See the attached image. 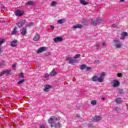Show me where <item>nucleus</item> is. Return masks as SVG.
I'll list each match as a JSON object with an SVG mask.
<instances>
[{"mask_svg":"<svg viewBox=\"0 0 128 128\" xmlns=\"http://www.w3.org/2000/svg\"><path fill=\"white\" fill-rule=\"evenodd\" d=\"M60 118H62L60 116H52L48 120V122L50 124L51 128H61L62 126V124L60 122H58L56 124V122L60 120Z\"/></svg>","mask_w":128,"mask_h":128,"instance_id":"nucleus-1","label":"nucleus"},{"mask_svg":"<svg viewBox=\"0 0 128 128\" xmlns=\"http://www.w3.org/2000/svg\"><path fill=\"white\" fill-rule=\"evenodd\" d=\"M106 75L105 72H102L100 74V76L98 77L95 76L92 78V82H102L104 80V76Z\"/></svg>","mask_w":128,"mask_h":128,"instance_id":"nucleus-2","label":"nucleus"},{"mask_svg":"<svg viewBox=\"0 0 128 128\" xmlns=\"http://www.w3.org/2000/svg\"><path fill=\"white\" fill-rule=\"evenodd\" d=\"M113 44L116 48H120L122 46V43L118 39L114 40H113Z\"/></svg>","mask_w":128,"mask_h":128,"instance_id":"nucleus-3","label":"nucleus"},{"mask_svg":"<svg viewBox=\"0 0 128 128\" xmlns=\"http://www.w3.org/2000/svg\"><path fill=\"white\" fill-rule=\"evenodd\" d=\"M66 62H68V64H74L76 62V60L73 59L70 56H68L66 58Z\"/></svg>","mask_w":128,"mask_h":128,"instance_id":"nucleus-4","label":"nucleus"},{"mask_svg":"<svg viewBox=\"0 0 128 128\" xmlns=\"http://www.w3.org/2000/svg\"><path fill=\"white\" fill-rule=\"evenodd\" d=\"M111 84L114 88H118L120 86V82L118 80H113Z\"/></svg>","mask_w":128,"mask_h":128,"instance_id":"nucleus-5","label":"nucleus"},{"mask_svg":"<svg viewBox=\"0 0 128 128\" xmlns=\"http://www.w3.org/2000/svg\"><path fill=\"white\" fill-rule=\"evenodd\" d=\"M26 24V20H22L18 23H16V25L19 27L20 28H22L24 26V24Z\"/></svg>","mask_w":128,"mask_h":128,"instance_id":"nucleus-6","label":"nucleus"},{"mask_svg":"<svg viewBox=\"0 0 128 128\" xmlns=\"http://www.w3.org/2000/svg\"><path fill=\"white\" fill-rule=\"evenodd\" d=\"M48 48L46 46H42L38 49L37 51V54H40L41 52H46Z\"/></svg>","mask_w":128,"mask_h":128,"instance_id":"nucleus-7","label":"nucleus"},{"mask_svg":"<svg viewBox=\"0 0 128 128\" xmlns=\"http://www.w3.org/2000/svg\"><path fill=\"white\" fill-rule=\"evenodd\" d=\"M24 11H22L20 10H18L15 12L16 16H24Z\"/></svg>","mask_w":128,"mask_h":128,"instance_id":"nucleus-8","label":"nucleus"},{"mask_svg":"<svg viewBox=\"0 0 128 128\" xmlns=\"http://www.w3.org/2000/svg\"><path fill=\"white\" fill-rule=\"evenodd\" d=\"M44 90L48 92L50 90V88H52V86L48 84H46L44 86Z\"/></svg>","mask_w":128,"mask_h":128,"instance_id":"nucleus-9","label":"nucleus"},{"mask_svg":"<svg viewBox=\"0 0 128 128\" xmlns=\"http://www.w3.org/2000/svg\"><path fill=\"white\" fill-rule=\"evenodd\" d=\"M53 40L56 44V42H62V38L60 36H58L53 38Z\"/></svg>","mask_w":128,"mask_h":128,"instance_id":"nucleus-10","label":"nucleus"},{"mask_svg":"<svg viewBox=\"0 0 128 128\" xmlns=\"http://www.w3.org/2000/svg\"><path fill=\"white\" fill-rule=\"evenodd\" d=\"M102 116H96L93 118V122H98L102 120Z\"/></svg>","mask_w":128,"mask_h":128,"instance_id":"nucleus-11","label":"nucleus"},{"mask_svg":"<svg viewBox=\"0 0 128 128\" xmlns=\"http://www.w3.org/2000/svg\"><path fill=\"white\" fill-rule=\"evenodd\" d=\"M128 36V33L126 32H122L121 33L120 40H124Z\"/></svg>","mask_w":128,"mask_h":128,"instance_id":"nucleus-12","label":"nucleus"},{"mask_svg":"<svg viewBox=\"0 0 128 128\" xmlns=\"http://www.w3.org/2000/svg\"><path fill=\"white\" fill-rule=\"evenodd\" d=\"M20 32L22 36L26 34V28H22L20 30Z\"/></svg>","mask_w":128,"mask_h":128,"instance_id":"nucleus-13","label":"nucleus"},{"mask_svg":"<svg viewBox=\"0 0 128 128\" xmlns=\"http://www.w3.org/2000/svg\"><path fill=\"white\" fill-rule=\"evenodd\" d=\"M82 28V25L78 24L72 27V28H74V30H76V28Z\"/></svg>","mask_w":128,"mask_h":128,"instance_id":"nucleus-14","label":"nucleus"},{"mask_svg":"<svg viewBox=\"0 0 128 128\" xmlns=\"http://www.w3.org/2000/svg\"><path fill=\"white\" fill-rule=\"evenodd\" d=\"M40 34H36L34 36L33 40H34V42H38V40H40Z\"/></svg>","mask_w":128,"mask_h":128,"instance_id":"nucleus-15","label":"nucleus"},{"mask_svg":"<svg viewBox=\"0 0 128 128\" xmlns=\"http://www.w3.org/2000/svg\"><path fill=\"white\" fill-rule=\"evenodd\" d=\"M58 74V72H56V70H53L50 74V76H56Z\"/></svg>","mask_w":128,"mask_h":128,"instance_id":"nucleus-16","label":"nucleus"},{"mask_svg":"<svg viewBox=\"0 0 128 128\" xmlns=\"http://www.w3.org/2000/svg\"><path fill=\"white\" fill-rule=\"evenodd\" d=\"M66 22V20L65 18L60 19L58 20V23L60 24H64Z\"/></svg>","mask_w":128,"mask_h":128,"instance_id":"nucleus-17","label":"nucleus"},{"mask_svg":"<svg viewBox=\"0 0 128 128\" xmlns=\"http://www.w3.org/2000/svg\"><path fill=\"white\" fill-rule=\"evenodd\" d=\"M18 44V40H14L11 42L10 46H12L13 48L16 46V44Z\"/></svg>","mask_w":128,"mask_h":128,"instance_id":"nucleus-18","label":"nucleus"},{"mask_svg":"<svg viewBox=\"0 0 128 128\" xmlns=\"http://www.w3.org/2000/svg\"><path fill=\"white\" fill-rule=\"evenodd\" d=\"M80 2L81 4H83V6H86L88 4V2H86V0H80Z\"/></svg>","mask_w":128,"mask_h":128,"instance_id":"nucleus-19","label":"nucleus"},{"mask_svg":"<svg viewBox=\"0 0 128 128\" xmlns=\"http://www.w3.org/2000/svg\"><path fill=\"white\" fill-rule=\"evenodd\" d=\"M98 22L96 21V20H91V24H92V26H96V24H98Z\"/></svg>","mask_w":128,"mask_h":128,"instance_id":"nucleus-20","label":"nucleus"},{"mask_svg":"<svg viewBox=\"0 0 128 128\" xmlns=\"http://www.w3.org/2000/svg\"><path fill=\"white\" fill-rule=\"evenodd\" d=\"M16 30H18V28L17 27H15L13 30V31H12V32H11V34L14 35V34H16V32H18L16 31Z\"/></svg>","mask_w":128,"mask_h":128,"instance_id":"nucleus-21","label":"nucleus"},{"mask_svg":"<svg viewBox=\"0 0 128 128\" xmlns=\"http://www.w3.org/2000/svg\"><path fill=\"white\" fill-rule=\"evenodd\" d=\"M5 40L4 39H2V40H1L0 41V46L1 44H2V43L5 42ZM2 48H0V54H2Z\"/></svg>","mask_w":128,"mask_h":128,"instance_id":"nucleus-22","label":"nucleus"},{"mask_svg":"<svg viewBox=\"0 0 128 128\" xmlns=\"http://www.w3.org/2000/svg\"><path fill=\"white\" fill-rule=\"evenodd\" d=\"M96 20L98 24H100V22H102V20L101 18H98Z\"/></svg>","mask_w":128,"mask_h":128,"instance_id":"nucleus-23","label":"nucleus"},{"mask_svg":"<svg viewBox=\"0 0 128 128\" xmlns=\"http://www.w3.org/2000/svg\"><path fill=\"white\" fill-rule=\"evenodd\" d=\"M86 64L81 65L80 66V70H86Z\"/></svg>","mask_w":128,"mask_h":128,"instance_id":"nucleus-24","label":"nucleus"},{"mask_svg":"<svg viewBox=\"0 0 128 128\" xmlns=\"http://www.w3.org/2000/svg\"><path fill=\"white\" fill-rule=\"evenodd\" d=\"M27 6H32L34 4V2L32 1H29L27 3H26Z\"/></svg>","mask_w":128,"mask_h":128,"instance_id":"nucleus-25","label":"nucleus"},{"mask_svg":"<svg viewBox=\"0 0 128 128\" xmlns=\"http://www.w3.org/2000/svg\"><path fill=\"white\" fill-rule=\"evenodd\" d=\"M96 100H92L91 102H90V104L92 105V106H96Z\"/></svg>","mask_w":128,"mask_h":128,"instance_id":"nucleus-26","label":"nucleus"},{"mask_svg":"<svg viewBox=\"0 0 128 128\" xmlns=\"http://www.w3.org/2000/svg\"><path fill=\"white\" fill-rule=\"evenodd\" d=\"M18 76L20 78H24V73L22 72H20L18 74Z\"/></svg>","mask_w":128,"mask_h":128,"instance_id":"nucleus-27","label":"nucleus"},{"mask_svg":"<svg viewBox=\"0 0 128 128\" xmlns=\"http://www.w3.org/2000/svg\"><path fill=\"white\" fill-rule=\"evenodd\" d=\"M80 54H77L74 56V60H76V58H80Z\"/></svg>","mask_w":128,"mask_h":128,"instance_id":"nucleus-28","label":"nucleus"},{"mask_svg":"<svg viewBox=\"0 0 128 128\" xmlns=\"http://www.w3.org/2000/svg\"><path fill=\"white\" fill-rule=\"evenodd\" d=\"M44 77L45 78H50V74H45L44 75Z\"/></svg>","mask_w":128,"mask_h":128,"instance_id":"nucleus-29","label":"nucleus"},{"mask_svg":"<svg viewBox=\"0 0 128 128\" xmlns=\"http://www.w3.org/2000/svg\"><path fill=\"white\" fill-rule=\"evenodd\" d=\"M116 102H118V104H120V102H122V98H117L116 100Z\"/></svg>","mask_w":128,"mask_h":128,"instance_id":"nucleus-30","label":"nucleus"},{"mask_svg":"<svg viewBox=\"0 0 128 128\" xmlns=\"http://www.w3.org/2000/svg\"><path fill=\"white\" fill-rule=\"evenodd\" d=\"M94 46L95 48H96L97 50H98V48H100V44H96Z\"/></svg>","mask_w":128,"mask_h":128,"instance_id":"nucleus-31","label":"nucleus"},{"mask_svg":"<svg viewBox=\"0 0 128 128\" xmlns=\"http://www.w3.org/2000/svg\"><path fill=\"white\" fill-rule=\"evenodd\" d=\"M4 72L6 74H9L10 72V70H5Z\"/></svg>","mask_w":128,"mask_h":128,"instance_id":"nucleus-32","label":"nucleus"},{"mask_svg":"<svg viewBox=\"0 0 128 128\" xmlns=\"http://www.w3.org/2000/svg\"><path fill=\"white\" fill-rule=\"evenodd\" d=\"M24 82V80H20L18 82V84H23V82Z\"/></svg>","mask_w":128,"mask_h":128,"instance_id":"nucleus-33","label":"nucleus"},{"mask_svg":"<svg viewBox=\"0 0 128 128\" xmlns=\"http://www.w3.org/2000/svg\"><path fill=\"white\" fill-rule=\"evenodd\" d=\"M56 2H53L51 4L52 6H56Z\"/></svg>","mask_w":128,"mask_h":128,"instance_id":"nucleus-34","label":"nucleus"},{"mask_svg":"<svg viewBox=\"0 0 128 128\" xmlns=\"http://www.w3.org/2000/svg\"><path fill=\"white\" fill-rule=\"evenodd\" d=\"M16 64H13L12 65V70H16Z\"/></svg>","mask_w":128,"mask_h":128,"instance_id":"nucleus-35","label":"nucleus"},{"mask_svg":"<svg viewBox=\"0 0 128 128\" xmlns=\"http://www.w3.org/2000/svg\"><path fill=\"white\" fill-rule=\"evenodd\" d=\"M117 76H118V78H122V73H118L117 74Z\"/></svg>","mask_w":128,"mask_h":128,"instance_id":"nucleus-36","label":"nucleus"},{"mask_svg":"<svg viewBox=\"0 0 128 128\" xmlns=\"http://www.w3.org/2000/svg\"><path fill=\"white\" fill-rule=\"evenodd\" d=\"M102 46H104V47L106 46V42H103L102 43Z\"/></svg>","mask_w":128,"mask_h":128,"instance_id":"nucleus-37","label":"nucleus"},{"mask_svg":"<svg viewBox=\"0 0 128 128\" xmlns=\"http://www.w3.org/2000/svg\"><path fill=\"white\" fill-rule=\"evenodd\" d=\"M4 70L3 72H1L0 73V76H2V75L3 74H4Z\"/></svg>","mask_w":128,"mask_h":128,"instance_id":"nucleus-38","label":"nucleus"},{"mask_svg":"<svg viewBox=\"0 0 128 128\" xmlns=\"http://www.w3.org/2000/svg\"><path fill=\"white\" fill-rule=\"evenodd\" d=\"M94 64H100V60H96L94 62Z\"/></svg>","mask_w":128,"mask_h":128,"instance_id":"nucleus-39","label":"nucleus"},{"mask_svg":"<svg viewBox=\"0 0 128 128\" xmlns=\"http://www.w3.org/2000/svg\"><path fill=\"white\" fill-rule=\"evenodd\" d=\"M86 70H90V68L86 66Z\"/></svg>","mask_w":128,"mask_h":128,"instance_id":"nucleus-40","label":"nucleus"},{"mask_svg":"<svg viewBox=\"0 0 128 128\" xmlns=\"http://www.w3.org/2000/svg\"><path fill=\"white\" fill-rule=\"evenodd\" d=\"M40 128H44V124H41V125H40Z\"/></svg>","mask_w":128,"mask_h":128,"instance_id":"nucleus-41","label":"nucleus"},{"mask_svg":"<svg viewBox=\"0 0 128 128\" xmlns=\"http://www.w3.org/2000/svg\"><path fill=\"white\" fill-rule=\"evenodd\" d=\"M50 28H52V30H54V26H50Z\"/></svg>","mask_w":128,"mask_h":128,"instance_id":"nucleus-42","label":"nucleus"},{"mask_svg":"<svg viewBox=\"0 0 128 128\" xmlns=\"http://www.w3.org/2000/svg\"><path fill=\"white\" fill-rule=\"evenodd\" d=\"M102 100H106V98L104 97H102Z\"/></svg>","mask_w":128,"mask_h":128,"instance_id":"nucleus-43","label":"nucleus"},{"mask_svg":"<svg viewBox=\"0 0 128 128\" xmlns=\"http://www.w3.org/2000/svg\"><path fill=\"white\" fill-rule=\"evenodd\" d=\"M76 118H80V115H78V114H76Z\"/></svg>","mask_w":128,"mask_h":128,"instance_id":"nucleus-44","label":"nucleus"},{"mask_svg":"<svg viewBox=\"0 0 128 128\" xmlns=\"http://www.w3.org/2000/svg\"><path fill=\"white\" fill-rule=\"evenodd\" d=\"M120 2H124V0H120Z\"/></svg>","mask_w":128,"mask_h":128,"instance_id":"nucleus-45","label":"nucleus"},{"mask_svg":"<svg viewBox=\"0 0 128 128\" xmlns=\"http://www.w3.org/2000/svg\"><path fill=\"white\" fill-rule=\"evenodd\" d=\"M34 23L31 24V26H34Z\"/></svg>","mask_w":128,"mask_h":128,"instance_id":"nucleus-46","label":"nucleus"}]
</instances>
